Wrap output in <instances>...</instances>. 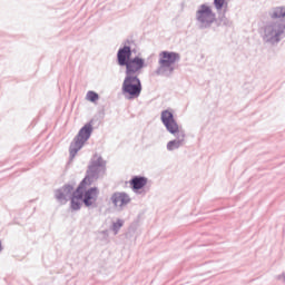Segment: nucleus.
<instances>
[{"instance_id":"f257e3e1","label":"nucleus","mask_w":285,"mask_h":285,"mask_svg":"<svg viewBox=\"0 0 285 285\" xmlns=\"http://www.w3.org/2000/svg\"><path fill=\"white\" fill-rule=\"evenodd\" d=\"M106 174V161L101 156L95 155L87 171V176L80 183L78 188L72 189V194L70 196L71 199V208L72 210H79L81 208V204H83V191L87 186H92L97 178L104 176Z\"/></svg>"},{"instance_id":"f03ea898","label":"nucleus","mask_w":285,"mask_h":285,"mask_svg":"<svg viewBox=\"0 0 285 285\" xmlns=\"http://www.w3.org/2000/svg\"><path fill=\"white\" fill-rule=\"evenodd\" d=\"M90 135H92V125L87 124L79 130L78 135L70 145L69 153L72 158L77 156L80 148H83V144L90 139Z\"/></svg>"},{"instance_id":"7ed1b4c3","label":"nucleus","mask_w":285,"mask_h":285,"mask_svg":"<svg viewBox=\"0 0 285 285\" xmlns=\"http://www.w3.org/2000/svg\"><path fill=\"white\" fill-rule=\"evenodd\" d=\"M161 121L164 126L167 128L168 132L178 137H186V134L179 128L177 121H175V116H173V111L164 110L161 112Z\"/></svg>"},{"instance_id":"20e7f679","label":"nucleus","mask_w":285,"mask_h":285,"mask_svg":"<svg viewBox=\"0 0 285 285\" xmlns=\"http://www.w3.org/2000/svg\"><path fill=\"white\" fill-rule=\"evenodd\" d=\"M122 90L129 95V99H137L141 95V81L137 77H127L124 81Z\"/></svg>"},{"instance_id":"39448f33","label":"nucleus","mask_w":285,"mask_h":285,"mask_svg":"<svg viewBox=\"0 0 285 285\" xmlns=\"http://www.w3.org/2000/svg\"><path fill=\"white\" fill-rule=\"evenodd\" d=\"M197 20L205 27L215 23V13L210 7L203 4L197 11Z\"/></svg>"},{"instance_id":"423d86ee","label":"nucleus","mask_w":285,"mask_h":285,"mask_svg":"<svg viewBox=\"0 0 285 285\" xmlns=\"http://www.w3.org/2000/svg\"><path fill=\"white\" fill-rule=\"evenodd\" d=\"M179 61V53L173 51H161L159 53L158 63L160 68H170V66H175Z\"/></svg>"},{"instance_id":"0eeeda50","label":"nucleus","mask_w":285,"mask_h":285,"mask_svg":"<svg viewBox=\"0 0 285 285\" xmlns=\"http://www.w3.org/2000/svg\"><path fill=\"white\" fill-rule=\"evenodd\" d=\"M285 24L274 23L265 28V39L267 41H279V35H283Z\"/></svg>"},{"instance_id":"6e6552de","label":"nucleus","mask_w":285,"mask_h":285,"mask_svg":"<svg viewBox=\"0 0 285 285\" xmlns=\"http://www.w3.org/2000/svg\"><path fill=\"white\" fill-rule=\"evenodd\" d=\"M89 186L85 187V190H82V203H85L86 206H92L95 202H97V197H99V188L91 187L88 189Z\"/></svg>"},{"instance_id":"1a4fd4ad","label":"nucleus","mask_w":285,"mask_h":285,"mask_svg":"<svg viewBox=\"0 0 285 285\" xmlns=\"http://www.w3.org/2000/svg\"><path fill=\"white\" fill-rule=\"evenodd\" d=\"M111 202L116 208H124V206H128L130 196L126 193L117 191L112 194Z\"/></svg>"},{"instance_id":"9d476101","label":"nucleus","mask_w":285,"mask_h":285,"mask_svg":"<svg viewBox=\"0 0 285 285\" xmlns=\"http://www.w3.org/2000/svg\"><path fill=\"white\" fill-rule=\"evenodd\" d=\"M72 197V187L66 186L56 191V199H58L59 204H68V200Z\"/></svg>"},{"instance_id":"9b49d317","label":"nucleus","mask_w":285,"mask_h":285,"mask_svg":"<svg viewBox=\"0 0 285 285\" xmlns=\"http://www.w3.org/2000/svg\"><path fill=\"white\" fill-rule=\"evenodd\" d=\"M130 55H132L130 47H124L122 49H119L117 53L118 63L120 66L127 67L128 63H130Z\"/></svg>"},{"instance_id":"f8f14e48","label":"nucleus","mask_w":285,"mask_h":285,"mask_svg":"<svg viewBox=\"0 0 285 285\" xmlns=\"http://www.w3.org/2000/svg\"><path fill=\"white\" fill-rule=\"evenodd\" d=\"M128 72H137L144 68V59L136 57L129 60L128 65L126 66Z\"/></svg>"},{"instance_id":"ddd939ff","label":"nucleus","mask_w":285,"mask_h":285,"mask_svg":"<svg viewBox=\"0 0 285 285\" xmlns=\"http://www.w3.org/2000/svg\"><path fill=\"white\" fill-rule=\"evenodd\" d=\"M132 190H141L148 184V178L142 177V176H135L130 181H129Z\"/></svg>"},{"instance_id":"4468645a","label":"nucleus","mask_w":285,"mask_h":285,"mask_svg":"<svg viewBox=\"0 0 285 285\" xmlns=\"http://www.w3.org/2000/svg\"><path fill=\"white\" fill-rule=\"evenodd\" d=\"M178 140H171L167 144V150H176L181 144H184L185 137L176 136Z\"/></svg>"},{"instance_id":"2eb2a0df","label":"nucleus","mask_w":285,"mask_h":285,"mask_svg":"<svg viewBox=\"0 0 285 285\" xmlns=\"http://www.w3.org/2000/svg\"><path fill=\"white\" fill-rule=\"evenodd\" d=\"M282 17H285V8L284 7L275 8L272 12V19H282Z\"/></svg>"},{"instance_id":"dca6fc26","label":"nucleus","mask_w":285,"mask_h":285,"mask_svg":"<svg viewBox=\"0 0 285 285\" xmlns=\"http://www.w3.org/2000/svg\"><path fill=\"white\" fill-rule=\"evenodd\" d=\"M86 99L87 101H91L92 104H95V101H99V94L95 91H88L86 95Z\"/></svg>"},{"instance_id":"f3484780","label":"nucleus","mask_w":285,"mask_h":285,"mask_svg":"<svg viewBox=\"0 0 285 285\" xmlns=\"http://www.w3.org/2000/svg\"><path fill=\"white\" fill-rule=\"evenodd\" d=\"M214 6L216 10H222L226 6V0H214Z\"/></svg>"},{"instance_id":"a211bd4d","label":"nucleus","mask_w":285,"mask_h":285,"mask_svg":"<svg viewBox=\"0 0 285 285\" xmlns=\"http://www.w3.org/2000/svg\"><path fill=\"white\" fill-rule=\"evenodd\" d=\"M121 226H124V220H117L116 223H114V230L117 233V230H119Z\"/></svg>"},{"instance_id":"6ab92c4d","label":"nucleus","mask_w":285,"mask_h":285,"mask_svg":"<svg viewBox=\"0 0 285 285\" xmlns=\"http://www.w3.org/2000/svg\"><path fill=\"white\" fill-rule=\"evenodd\" d=\"M0 250H2L1 242H0Z\"/></svg>"}]
</instances>
